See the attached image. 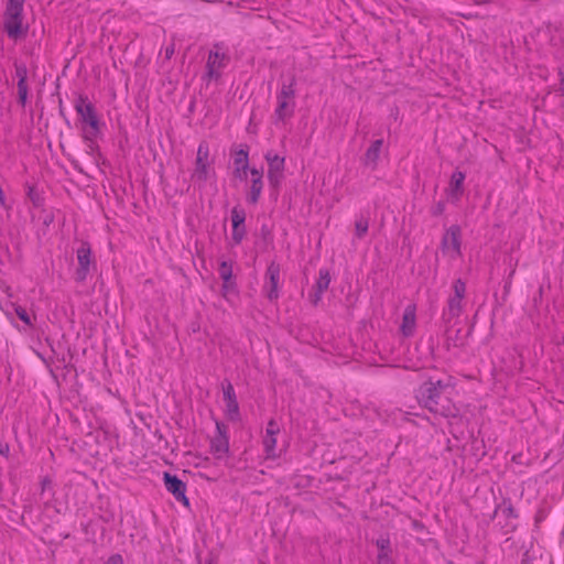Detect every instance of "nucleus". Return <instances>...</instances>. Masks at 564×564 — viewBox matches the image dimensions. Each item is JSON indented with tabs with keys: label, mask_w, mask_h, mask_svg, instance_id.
<instances>
[{
	"label": "nucleus",
	"mask_w": 564,
	"mask_h": 564,
	"mask_svg": "<svg viewBox=\"0 0 564 564\" xmlns=\"http://www.w3.org/2000/svg\"><path fill=\"white\" fill-rule=\"evenodd\" d=\"M209 158V144L207 141L203 140L198 144L196 160H195V169L192 174V180L198 182L200 184L206 183L209 178L210 172V162Z\"/></svg>",
	"instance_id": "6"
},
{
	"label": "nucleus",
	"mask_w": 564,
	"mask_h": 564,
	"mask_svg": "<svg viewBox=\"0 0 564 564\" xmlns=\"http://www.w3.org/2000/svg\"><path fill=\"white\" fill-rule=\"evenodd\" d=\"M369 228V219L367 217L361 216L359 219L355 221V235L358 239H362Z\"/></svg>",
	"instance_id": "27"
},
{
	"label": "nucleus",
	"mask_w": 564,
	"mask_h": 564,
	"mask_svg": "<svg viewBox=\"0 0 564 564\" xmlns=\"http://www.w3.org/2000/svg\"><path fill=\"white\" fill-rule=\"evenodd\" d=\"M296 78L292 76L289 84L283 83L278 95V105L274 110L275 122L284 121L294 115Z\"/></svg>",
	"instance_id": "3"
},
{
	"label": "nucleus",
	"mask_w": 564,
	"mask_h": 564,
	"mask_svg": "<svg viewBox=\"0 0 564 564\" xmlns=\"http://www.w3.org/2000/svg\"><path fill=\"white\" fill-rule=\"evenodd\" d=\"M195 105H196V100H195V98H193L188 106L189 113H193L195 111Z\"/></svg>",
	"instance_id": "55"
},
{
	"label": "nucleus",
	"mask_w": 564,
	"mask_h": 564,
	"mask_svg": "<svg viewBox=\"0 0 564 564\" xmlns=\"http://www.w3.org/2000/svg\"><path fill=\"white\" fill-rule=\"evenodd\" d=\"M260 235H261L262 240H263L267 245L272 243V241H273L272 229H271L268 225L263 224V225L261 226V228H260Z\"/></svg>",
	"instance_id": "37"
},
{
	"label": "nucleus",
	"mask_w": 564,
	"mask_h": 564,
	"mask_svg": "<svg viewBox=\"0 0 564 564\" xmlns=\"http://www.w3.org/2000/svg\"><path fill=\"white\" fill-rule=\"evenodd\" d=\"M229 62L227 59L217 58L216 59V68H224Z\"/></svg>",
	"instance_id": "53"
},
{
	"label": "nucleus",
	"mask_w": 564,
	"mask_h": 564,
	"mask_svg": "<svg viewBox=\"0 0 564 564\" xmlns=\"http://www.w3.org/2000/svg\"><path fill=\"white\" fill-rule=\"evenodd\" d=\"M52 486V479L50 477H44L42 480H41V487H42V491H45L47 488H50Z\"/></svg>",
	"instance_id": "50"
},
{
	"label": "nucleus",
	"mask_w": 564,
	"mask_h": 564,
	"mask_svg": "<svg viewBox=\"0 0 564 564\" xmlns=\"http://www.w3.org/2000/svg\"><path fill=\"white\" fill-rule=\"evenodd\" d=\"M188 334H197L200 332V324L198 321H193L187 327Z\"/></svg>",
	"instance_id": "46"
},
{
	"label": "nucleus",
	"mask_w": 564,
	"mask_h": 564,
	"mask_svg": "<svg viewBox=\"0 0 564 564\" xmlns=\"http://www.w3.org/2000/svg\"><path fill=\"white\" fill-rule=\"evenodd\" d=\"M453 296L464 299L466 294V283L460 278L456 279L453 283Z\"/></svg>",
	"instance_id": "33"
},
{
	"label": "nucleus",
	"mask_w": 564,
	"mask_h": 564,
	"mask_svg": "<svg viewBox=\"0 0 564 564\" xmlns=\"http://www.w3.org/2000/svg\"><path fill=\"white\" fill-rule=\"evenodd\" d=\"M280 432V427L274 419H271L267 425V435L275 436Z\"/></svg>",
	"instance_id": "39"
},
{
	"label": "nucleus",
	"mask_w": 564,
	"mask_h": 564,
	"mask_svg": "<svg viewBox=\"0 0 564 564\" xmlns=\"http://www.w3.org/2000/svg\"><path fill=\"white\" fill-rule=\"evenodd\" d=\"M249 173L251 175V180H263V170L257 167H250Z\"/></svg>",
	"instance_id": "43"
},
{
	"label": "nucleus",
	"mask_w": 564,
	"mask_h": 564,
	"mask_svg": "<svg viewBox=\"0 0 564 564\" xmlns=\"http://www.w3.org/2000/svg\"><path fill=\"white\" fill-rule=\"evenodd\" d=\"M373 543L378 549L377 564H395L389 532L381 533Z\"/></svg>",
	"instance_id": "12"
},
{
	"label": "nucleus",
	"mask_w": 564,
	"mask_h": 564,
	"mask_svg": "<svg viewBox=\"0 0 564 564\" xmlns=\"http://www.w3.org/2000/svg\"><path fill=\"white\" fill-rule=\"evenodd\" d=\"M558 76H560V86L557 91L561 93L562 96H564V64L558 68Z\"/></svg>",
	"instance_id": "44"
},
{
	"label": "nucleus",
	"mask_w": 564,
	"mask_h": 564,
	"mask_svg": "<svg viewBox=\"0 0 564 564\" xmlns=\"http://www.w3.org/2000/svg\"><path fill=\"white\" fill-rule=\"evenodd\" d=\"M173 54H174V44H172L165 48V58L170 59L173 56Z\"/></svg>",
	"instance_id": "52"
},
{
	"label": "nucleus",
	"mask_w": 564,
	"mask_h": 564,
	"mask_svg": "<svg viewBox=\"0 0 564 564\" xmlns=\"http://www.w3.org/2000/svg\"><path fill=\"white\" fill-rule=\"evenodd\" d=\"M232 265L234 262L231 260H223L218 267V273L223 280L221 296L225 299H228L230 294L238 295L239 293L236 276L232 272Z\"/></svg>",
	"instance_id": "7"
},
{
	"label": "nucleus",
	"mask_w": 564,
	"mask_h": 564,
	"mask_svg": "<svg viewBox=\"0 0 564 564\" xmlns=\"http://www.w3.org/2000/svg\"><path fill=\"white\" fill-rule=\"evenodd\" d=\"M490 0H480V3H488Z\"/></svg>",
	"instance_id": "58"
},
{
	"label": "nucleus",
	"mask_w": 564,
	"mask_h": 564,
	"mask_svg": "<svg viewBox=\"0 0 564 564\" xmlns=\"http://www.w3.org/2000/svg\"><path fill=\"white\" fill-rule=\"evenodd\" d=\"M105 564H124L123 557L121 554L116 553L108 557Z\"/></svg>",
	"instance_id": "42"
},
{
	"label": "nucleus",
	"mask_w": 564,
	"mask_h": 564,
	"mask_svg": "<svg viewBox=\"0 0 564 564\" xmlns=\"http://www.w3.org/2000/svg\"><path fill=\"white\" fill-rule=\"evenodd\" d=\"M216 435L228 436V426L221 421H216Z\"/></svg>",
	"instance_id": "41"
},
{
	"label": "nucleus",
	"mask_w": 564,
	"mask_h": 564,
	"mask_svg": "<svg viewBox=\"0 0 564 564\" xmlns=\"http://www.w3.org/2000/svg\"><path fill=\"white\" fill-rule=\"evenodd\" d=\"M10 445L8 443H0V455L9 457Z\"/></svg>",
	"instance_id": "49"
},
{
	"label": "nucleus",
	"mask_w": 564,
	"mask_h": 564,
	"mask_svg": "<svg viewBox=\"0 0 564 564\" xmlns=\"http://www.w3.org/2000/svg\"><path fill=\"white\" fill-rule=\"evenodd\" d=\"M15 76L18 82H28V67L24 63H14Z\"/></svg>",
	"instance_id": "34"
},
{
	"label": "nucleus",
	"mask_w": 564,
	"mask_h": 564,
	"mask_svg": "<svg viewBox=\"0 0 564 564\" xmlns=\"http://www.w3.org/2000/svg\"><path fill=\"white\" fill-rule=\"evenodd\" d=\"M451 240V245L453 250L457 256L462 254V228L459 225H452L446 229L445 234L442 237L441 248L443 252H446L449 249L448 241Z\"/></svg>",
	"instance_id": "14"
},
{
	"label": "nucleus",
	"mask_w": 564,
	"mask_h": 564,
	"mask_svg": "<svg viewBox=\"0 0 564 564\" xmlns=\"http://www.w3.org/2000/svg\"><path fill=\"white\" fill-rule=\"evenodd\" d=\"M267 177H268L270 187L278 193L279 189H280L281 183H282V181L284 178L283 172L282 173H278V172L271 173V172H268Z\"/></svg>",
	"instance_id": "31"
},
{
	"label": "nucleus",
	"mask_w": 564,
	"mask_h": 564,
	"mask_svg": "<svg viewBox=\"0 0 564 564\" xmlns=\"http://www.w3.org/2000/svg\"><path fill=\"white\" fill-rule=\"evenodd\" d=\"M198 564H215V558L209 554L205 560L200 557V554L196 555Z\"/></svg>",
	"instance_id": "48"
},
{
	"label": "nucleus",
	"mask_w": 564,
	"mask_h": 564,
	"mask_svg": "<svg viewBox=\"0 0 564 564\" xmlns=\"http://www.w3.org/2000/svg\"><path fill=\"white\" fill-rule=\"evenodd\" d=\"M462 297L451 296L447 301V308L443 312L442 319L446 325L445 333L449 332V323L453 318L458 317L462 314L463 305Z\"/></svg>",
	"instance_id": "18"
},
{
	"label": "nucleus",
	"mask_w": 564,
	"mask_h": 564,
	"mask_svg": "<svg viewBox=\"0 0 564 564\" xmlns=\"http://www.w3.org/2000/svg\"><path fill=\"white\" fill-rule=\"evenodd\" d=\"M383 145L382 139H377L371 142L369 148L366 150V153L361 158L362 164L366 166L371 165L372 170L377 167L378 160L380 156L381 148Z\"/></svg>",
	"instance_id": "19"
},
{
	"label": "nucleus",
	"mask_w": 564,
	"mask_h": 564,
	"mask_svg": "<svg viewBox=\"0 0 564 564\" xmlns=\"http://www.w3.org/2000/svg\"><path fill=\"white\" fill-rule=\"evenodd\" d=\"M411 525H412V529L415 532L427 533L429 534V531H427L425 524L422 521L413 519L412 522H411Z\"/></svg>",
	"instance_id": "40"
},
{
	"label": "nucleus",
	"mask_w": 564,
	"mask_h": 564,
	"mask_svg": "<svg viewBox=\"0 0 564 564\" xmlns=\"http://www.w3.org/2000/svg\"><path fill=\"white\" fill-rule=\"evenodd\" d=\"M29 95L28 82H18V104L25 107Z\"/></svg>",
	"instance_id": "30"
},
{
	"label": "nucleus",
	"mask_w": 564,
	"mask_h": 564,
	"mask_svg": "<svg viewBox=\"0 0 564 564\" xmlns=\"http://www.w3.org/2000/svg\"><path fill=\"white\" fill-rule=\"evenodd\" d=\"M545 518V514H544V511L543 510H539L534 517V522H535V525H538L541 521H543Z\"/></svg>",
	"instance_id": "51"
},
{
	"label": "nucleus",
	"mask_w": 564,
	"mask_h": 564,
	"mask_svg": "<svg viewBox=\"0 0 564 564\" xmlns=\"http://www.w3.org/2000/svg\"><path fill=\"white\" fill-rule=\"evenodd\" d=\"M415 321V305H408L403 312L402 324L400 326V330L404 337H410L413 335Z\"/></svg>",
	"instance_id": "20"
},
{
	"label": "nucleus",
	"mask_w": 564,
	"mask_h": 564,
	"mask_svg": "<svg viewBox=\"0 0 564 564\" xmlns=\"http://www.w3.org/2000/svg\"><path fill=\"white\" fill-rule=\"evenodd\" d=\"M97 138L84 139V141L87 143V148L89 149L90 153H94L95 151L99 150L98 144L96 143Z\"/></svg>",
	"instance_id": "45"
},
{
	"label": "nucleus",
	"mask_w": 564,
	"mask_h": 564,
	"mask_svg": "<svg viewBox=\"0 0 564 564\" xmlns=\"http://www.w3.org/2000/svg\"><path fill=\"white\" fill-rule=\"evenodd\" d=\"M263 445H264V448H265V453L268 454L269 457L271 456H274L273 454V451L275 448V445H276V438L275 436H269L267 435L263 440Z\"/></svg>",
	"instance_id": "35"
},
{
	"label": "nucleus",
	"mask_w": 564,
	"mask_h": 564,
	"mask_svg": "<svg viewBox=\"0 0 564 564\" xmlns=\"http://www.w3.org/2000/svg\"><path fill=\"white\" fill-rule=\"evenodd\" d=\"M429 340H430V343H431V344H430V350H431V352H433V351H434L433 338H432V337H430V339H429Z\"/></svg>",
	"instance_id": "56"
},
{
	"label": "nucleus",
	"mask_w": 564,
	"mask_h": 564,
	"mask_svg": "<svg viewBox=\"0 0 564 564\" xmlns=\"http://www.w3.org/2000/svg\"><path fill=\"white\" fill-rule=\"evenodd\" d=\"M22 19V13L4 17V31L14 41L24 37L28 33L29 28L23 25Z\"/></svg>",
	"instance_id": "13"
},
{
	"label": "nucleus",
	"mask_w": 564,
	"mask_h": 564,
	"mask_svg": "<svg viewBox=\"0 0 564 564\" xmlns=\"http://www.w3.org/2000/svg\"><path fill=\"white\" fill-rule=\"evenodd\" d=\"M469 454L479 462L487 455L486 451V444L484 438H478L474 435V433H470L469 436Z\"/></svg>",
	"instance_id": "23"
},
{
	"label": "nucleus",
	"mask_w": 564,
	"mask_h": 564,
	"mask_svg": "<svg viewBox=\"0 0 564 564\" xmlns=\"http://www.w3.org/2000/svg\"><path fill=\"white\" fill-rule=\"evenodd\" d=\"M246 210L240 205H236L230 213V220H231V239L234 241V245H240L241 241L245 239L247 235V227H246Z\"/></svg>",
	"instance_id": "10"
},
{
	"label": "nucleus",
	"mask_w": 564,
	"mask_h": 564,
	"mask_svg": "<svg viewBox=\"0 0 564 564\" xmlns=\"http://www.w3.org/2000/svg\"><path fill=\"white\" fill-rule=\"evenodd\" d=\"M210 453L215 455L217 459L223 458L229 453V437L217 436L210 438Z\"/></svg>",
	"instance_id": "22"
},
{
	"label": "nucleus",
	"mask_w": 564,
	"mask_h": 564,
	"mask_svg": "<svg viewBox=\"0 0 564 564\" xmlns=\"http://www.w3.org/2000/svg\"><path fill=\"white\" fill-rule=\"evenodd\" d=\"M249 150L247 143L240 144L238 148L230 149V155L234 159V167H250L249 165Z\"/></svg>",
	"instance_id": "21"
},
{
	"label": "nucleus",
	"mask_w": 564,
	"mask_h": 564,
	"mask_svg": "<svg viewBox=\"0 0 564 564\" xmlns=\"http://www.w3.org/2000/svg\"><path fill=\"white\" fill-rule=\"evenodd\" d=\"M262 188L263 180H251V184L247 193V202L251 205H256L261 197Z\"/></svg>",
	"instance_id": "25"
},
{
	"label": "nucleus",
	"mask_w": 564,
	"mask_h": 564,
	"mask_svg": "<svg viewBox=\"0 0 564 564\" xmlns=\"http://www.w3.org/2000/svg\"><path fill=\"white\" fill-rule=\"evenodd\" d=\"M264 159L268 162V172H271V173L284 172V165H285L284 156H280L279 154H273L271 151H269L265 153Z\"/></svg>",
	"instance_id": "24"
},
{
	"label": "nucleus",
	"mask_w": 564,
	"mask_h": 564,
	"mask_svg": "<svg viewBox=\"0 0 564 564\" xmlns=\"http://www.w3.org/2000/svg\"><path fill=\"white\" fill-rule=\"evenodd\" d=\"M28 197L35 208H42L44 205V197L39 193L35 186H29Z\"/></svg>",
	"instance_id": "29"
},
{
	"label": "nucleus",
	"mask_w": 564,
	"mask_h": 564,
	"mask_svg": "<svg viewBox=\"0 0 564 564\" xmlns=\"http://www.w3.org/2000/svg\"><path fill=\"white\" fill-rule=\"evenodd\" d=\"M280 271L281 267L274 260L271 261L265 271V284L263 291L270 302H274L279 299V284H280Z\"/></svg>",
	"instance_id": "9"
},
{
	"label": "nucleus",
	"mask_w": 564,
	"mask_h": 564,
	"mask_svg": "<svg viewBox=\"0 0 564 564\" xmlns=\"http://www.w3.org/2000/svg\"><path fill=\"white\" fill-rule=\"evenodd\" d=\"M23 11V1L22 0H8L4 17L15 15L22 13Z\"/></svg>",
	"instance_id": "28"
},
{
	"label": "nucleus",
	"mask_w": 564,
	"mask_h": 564,
	"mask_svg": "<svg viewBox=\"0 0 564 564\" xmlns=\"http://www.w3.org/2000/svg\"><path fill=\"white\" fill-rule=\"evenodd\" d=\"M12 306L18 318L21 322H23L26 326L33 327V319H35L36 316L34 315L33 317H31L28 311L19 304L13 303Z\"/></svg>",
	"instance_id": "26"
},
{
	"label": "nucleus",
	"mask_w": 564,
	"mask_h": 564,
	"mask_svg": "<svg viewBox=\"0 0 564 564\" xmlns=\"http://www.w3.org/2000/svg\"><path fill=\"white\" fill-rule=\"evenodd\" d=\"M446 207L445 200H440L436 204H434L431 208V215L433 217H438L444 214Z\"/></svg>",
	"instance_id": "38"
},
{
	"label": "nucleus",
	"mask_w": 564,
	"mask_h": 564,
	"mask_svg": "<svg viewBox=\"0 0 564 564\" xmlns=\"http://www.w3.org/2000/svg\"><path fill=\"white\" fill-rule=\"evenodd\" d=\"M250 167H234L232 177L239 182H246L248 180V172Z\"/></svg>",
	"instance_id": "36"
},
{
	"label": "nucleus",
	"mask_w": 564,
	"mask_h": 564,
	"mask_svg": "<svg viewBox=\"0 0 564 564\" xmlns=\"http://www.w3.org/2000/svg\"><path fill=\"white\" fill-rule=\"evenodd\" d=\"M330 283V273L329 270L323 268L318 272V279L313 286V292L310 293V302L312 305L317 306L321 302L322 294L328 289Z\"/></svg>",
	"instance_id": "15"
},
{
	"label": "nucleus",
	"mask_w": 564,
	"mask_h": 564,
	"mask_svg": "<svg viewBox=\"0 0 564 564\" xmlns=\"http://www.w3.org/2000/svg\"><path fill=\"white\" fill-rule=\"evenodd\" d=\"M473 328H474V325H471V326H470V328L468 329V332H467V334H466V336H465V337L470 336V334H471V332H473Z\"/></svg>",
	"instance_id": "57"
},
{
	"label": "nucleus",
	"mask_w": 564,
	"mask_h": 564,
	"mask_svg": "<svg viewBox=\"0 0 564 564\" xmlns=\"http://www.w3.org/2000/svg\"><path fill=\"white\" fill-rule=\"evenodd\" d=\"M59 115L65 119L66 123L69 124V121L65 117L64 109H63V101L59 99Z\"/></svg>",
	"instance_id": "54"
},
{
	"label": "nucleus",
	"mask_w": 564,
	"mask_h": 564,
	"mask_svg": "<svg viewBox=\"0 0 564 564\" xmlns=\"http://www.w3.org/2000/svg\"><path fill=\"white\" fill-rule=\"evenodd\" d=\"M74 108L79 117L83 139L98 138L104 123L98 117L95 105L86 95L79 94L74 101Z\"/></svg>",
	"instance_id": "2"
},
{
	"label": "nucleus",
	"mask_w": 564,
	"mask_h": 564,
	"mask_svg": "<svg viewBox=\"0 0 564 564\" xmlns=\"http://www.w3.org/2000/svg\"><path fill=\"white\" fill-rule=\"evenodd\" d=\"M217 58L227 59V62L230 61V57L227 54L220 53L217 50H212L209 52V54H208V59H207V63H206V73L204 75L205 79H207V80H212V79L218 80L221 77V74L216 68V59Z\"/></svg>",
	"instance_id": "17"
},
{
	"label": "nucleus",
	"mask_w": 564,
	"mask_h": 564,
	"mask_svg": "<svg viewBox=\"0 0 564 564\" xmlns=\"http://www.w3.org/2000/svg\"><path fill=\"white\" fill-rule=\"evenodd\" d=\"M449 384L429 377L414 390L419 405L446 419H460V409L448 397Z\"/></svg>",
	"instance_id": "1"
},
{
	"label": "nucleus",
	"mask_w": 564,
	"mask_h": 564,
	"mask_svg": "<svg viewBox=\"0 0 564 564\" xmlns=\"http://www.w3.org/2000/svg\"><path fill=\"white\" fill-rule=\"evenodd\" d=\"M223 394L224 401L226 402V417L228 419V421H241V414L234 386L227 379L223 382Z\"/></svg>",
	"instance_id": "11"
},
{
	"label": "nucleus",
	"mask_w": 564,
	"mask_h": 564,
	"mask_svg": "<svg viewBox=\"0 0 564 564\" xmlns=\"http://www.w3.org/2000/svg\"><path fill=\"white\" fill-rule=\"evenodd\" d=\"M498 513H501L503 518V522H499L503 534H508L518 530V524L513 522L519 518V512L514 508L512 500L510 497H501L499 503L496 505L494 512L491 514V520H494Z\"/></svg>",
	"instance_id": "4"
},
{
	"label": "nucleus",
	"mask_w": 564,
	"mask_h": 564,
	"mask_svg": "<svg viewBox=\"0 0 564 564\" xmlns=\"http://www.w3.org/2000/svg\"><path fill=\"white\" fill-rule=\"evenodd\" d=\"M447 339L448 340H453L455 346H463L465 344L464 339L460 337V329L456 330V334H455L454 338L448 336Z\"/></svg>",
	"instance_id": "47"
},
{
	"label": "nucleus",
	"mask_w": 564,
	"mask_h": 564,
	"mask_svg": "<svg viewBox=\"0 0 564 564\" xmlns=\"http://www.w3.org/2000/svg\"><path fill=\"white\" fill-rule=\"evenodd\" d=\"M39 218L42 221V225L45 228H48L54 223L55 216L53 210H48L42 207L40 208Z\"/></svg>",
	"instance_id": "32"
},
{
	"label": "nucleus",
	"mask_w": 564,
	"mask_h": 564,
	"mask_svg": "<svg viewBox=\"0 0 564 564\" xmlns=\"http://www.w3.org/2000/svg\"><path fill=\"white\" fill-rule=\"evenodd\" d=\"M78 267L75 271L74 279L76 282L82 283L86 280L90 272V268H96V261L93 256L91 246L88 241L83 240L76 251Z\"/></svg>",
	"instance_id": "5"
},
{
	"label": "nucleus",
	"mask_w": 564,
	"mask_h": 564,
	"mask_svg": "<svg viewBox=\"0 0 564 564\" xmlns=\"http://www.w3.org/2000/svg\"><path fill=\"white\" fill-rule=\"evenodd\" d=\"M163 482L166 490L184 507H189V499L186 496V482L169 471L163 473Z\"/></svg>",
	"instance_id": "8"
},
{
	"label": "nucleus",
	"mask_w": 564,
	"mask_h": 564,
	"mask_svg": "<svg viewBox=\"0 0 564 564\" xmlns=\"http://www.w3.org/2000/svg\"><path fill=\"white\" fill-rule=\"evenodd\" d=\"M466 174L456 169L449 180L448 187L446 188L447 196L453 200H458L464 194V181Z\"/></svg>",
	"instance_id": "16"
}]
</instances>
